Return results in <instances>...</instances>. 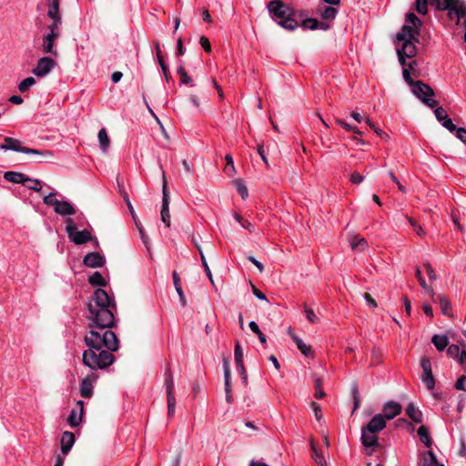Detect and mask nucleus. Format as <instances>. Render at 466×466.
<instances>
[{
	"label": "nucleus",
	"mask_w": 466,
	"mask_h": 466,
	"mask_svg": "<svg viewBox=\"0 0 466 466\" xmlns=\"http://www.w3.org/2000/svg\"><path fill=\"white\" fill-rule=\"evenodd\" d=\"M319 15L323 20L332 21L335 19L338 10L333 6H324L319 10Z\"/></svg>",
	"instance_id": "nucleus-28"
},
{
	"label": "nucleus",
	"mask_w": 466,
	"mask_h": 466,
	"mask_svg": "<svg viewBox=\"0 0 466 466\" xmlns=\"http://www.w3.org/2000/svg\"><path fill=\"white\" fill-rule=\"evenodd\" d=\"M291 337L293 341L296 343L298 349L301 351L302 354H304L307 357L311 356L312 350L309 345L304 343L303 340L296 335H292Z\"/></svg>",
	"instance_id": "nucleus-33"
},
{
	"label": "nucleus",
	"mask_w": 466,
	"mask_h": 466,
	"mask_svg": "<svg viewBox=\"0 0 466 466\" xmlns=\"http://www.w3.org/2000/svg\"><path fill=\"white\" fill-rule=\"evenodd\" d=\"M98 141H99L100 149L103 152H106L109 147V145H110V139H109L107 132L105 128H101L99 130Z\"/></svg>",
	"instance_id": "nucleus-32"
},
{
	"label": "nucleus",
	"mask_w": 466,
	"mask_h": 466,
	"mask_svg": "<svg viewBox=\"0 0 466 466\" xmlns=\"http://www.w3.org/2000/svg\"><path fill=\"white\" fill-rule=\"evenodd\" d=\"M314 387H315V398L320 399V398L324 397L325 392L322 389V380L319 378H315Z\"/></svg>",
	"instance_id": "nucleus-45"
},
{
	"label": "nucleus",
	"mask_w": 466,
	"mask_h": 466,
	"mask_svg": "<svg viewBox=\"0 0 466 466\" xmlns=\"http://www.w3.org/2000/svg\"><path fill=\"white\" fill-rule=\"evenodd\" d=\"M167 414L169 417H172L175 413L176 408V398L175 396H167Z\"/></svg>",
	"instance_id": "nucleus-48"
},
{
	"label": "nucleus",
	"mask_w": 466,
	"mask_h": 466,
	"mask_svg": "<svg viewBox=\"0 0 466 466\" xmlns=\"http://www.w3.org/2000/svg\"><path fill=\"white\" fill-rule=\"evenodd\" d=\"M442 126L450 132H456V130L459 128L453 124L452 120L449 116L442 121Z\"/></svg>",
	"instance_id": "nucleus-55"
},
{
	"label": "nucleus",
	"mask_w": 466,
	"mask_h": 466,
	"mask_svg": "<svg viewBox=\"0 0 466 466\" xmlns=\"http://www.w3.org/2000/svg\"><path fill=\"white\" fill-rule=\"evenodd\" d=\"M420 366L423 370L421 380L426 385V387L431 390L435 387V379L431 371V363L430 359L428 357H423L420 360Z\"/></svg>",
	"instance_id": "nucleus-10"
},
{
	"label": "nucleus",
	"mask_w": 466,
	"mask_h": 466,
	"mask_svg": "<svg viewBox=\"0 0 466 466\" xmlns=\"http://www.w3.org/2000/svg\"><path fill=\"white\" fill-rule=\"evenodd\" d=\"M431 96H427L422 100V103H424L426 106H428L431 108H434L438 105V101L435 99L431 98Z\"/></svg>",
	"instance_id": "nucleus-64"
},
{
	"label": "nucleus",
	"mask_w": 466,
	"mask_h": 466,
	"mask_svg": "<svg viewBox=\"0 0 466 466\" xmlns=\"http://www.w3.org/2000/svg\"><path fill=\"white\" fill-rule=\"evenodd\" d=\"M88 281L93 286H106V280L102 274L98 271L94 272L89 277Z\"/></svg>",
	"instance_id": "nucleus-36"
},
{
	"label": "nucleus",
	"mask_w": 466,
	"mask_h": 466,
	"mask_svg": "<svg viewBox=\"0 0 466 466\" xmlns=\"http://www.w3.org/2000/svg\"><path fill=\"white\" fill-rule=\"evenodd\" d=\"M177 74L180 76V82L181 84H190L192 82L191 77L187 74L185 68L183 66H180L177 68Z\"/></svg>",
	"instance_id": "nucleus-46"
},
{
	"label": "nucleus",
	"mask_w": 466,
	"mask_h": 466,
	"mask_svg": "<svg viewBox=\"0 0 466 466\" xmlns=\"http://www.w3.org/2000/svg\"><path fill=\"white\" fill-rule=\"evenodd\" d=\"M302 25L306 29L315 30L319 27V22L314 18H309L303 21Z\"/></svg>",
	"instance_id": "nucleus-47"
},
{
	"label": "nucleus",
	"mask_w": 466,
	"mask_h": 466,
	"mask_svg": "<svg viewBox=\"0 0 466 466\" xmlns=\"http://www.w3.org/2000/svg\"><path fill=\"white\" fill-rule=\"evenodd\" d=\"M406 414L415 423L422 422V412L414 405V403L410 402L408 405Z\"/></svg>",
	"instance_id": "nucleus-24"
},
{
	"label": "nucleus",
	"mask_w": 466,
	"mask_h": 466,
	"mask_svg": "<svg viewBox=\"0 0 466 466\" xmlns=\"http://www.w3.org/2000/svg\"><path fill=\"white\" fill-rule=\"evenodd\" d=\"M199 42L206 52L211 51V46H210L209 40L206 36H201Z\"/></svg>",
	"instance_id": "nucleus-62"
},
{
	"label": "nucleus",
	"mask_w": 466,
	"mask_h": 466,
	"mask_svg": "<svg viewBox=\"0 0 466 466\" xmlns=\"http://www.w3.org/2000/svg\"><path fill=\"white\" fill-rule=\"evenodd\" d=\"M106 259L97 252H91L85 256L84 264L89 268H100L103 267Z\"/></svg>",
	"instance_id": "nucleus-16"
},
{
	"label": "nucleus",
	"mask_w": 466,
	"mask_h": 466,
	"mask_svg": "<svg viewBox=\"0 0 466 466\" xmlns=\"http://www.w3.org/2000/svg\"><path fill=\"white\" fill-rule=\"evenodd\" d=\"M402 75L404 80L411 86L412 93L421 101L427 96H434V91L429 85L421 81L412 80L408 69L404 68Z\"/></svg>",
	"instance_id": "nucleus-7"
},
{
	"label": "nucleus",
	"mask_w": 466,
	"mask_h": 466,
	"mask_svg": "<svg viewBox=\"0 0 466 466\" xmlns=\"http://www.w3.org/2000/svg\"><path fill=\"white\" fill-rule=\"evenodd\" d=\"M54 211L62 217L72 216L76 213V209L74 205L65 200H59Z\"/></svg>",
	"instance_id": "nucleus-17"
},
{
	"label": "nucleus",
	"mask_w": 466,
	"mask_h": 466,
	"mask_svg": "<svg viewBox=\"0 0 466 466\" xmlns=\"http://www.w3.org/2000/svg\"><path fill=\"white\" fill-rule=\"evenodd\" d=\"M66 231L69 239L76 245H82L91 240L92 237L88 230L78 231L72 218L66 219Z\"/></svg>",
	"instance_id": "nucleus-8"
},
{
	"label": "nucleus",
	"mask_w": 466,
	"mask_h": 466,
	"mask_svg": "<svg viewBox=\"0 0 466 466\" xmlns=\"http://www.w3.org/2000/svg\"><path fill=\"white\" fill-rule=\"evenodd\" d=\"M386 427V420L381 414H376L370 422L363 427L371 433H379Z\"/></svg>",
	"instance_id": "nucleus-14"
},
{
	"label": "nucleus",
	"mask_w": 466,
	"mask_h": 466,
	"mask_svg": "<svg viewBox=\"0 0 466 466\" xmlns=\"http://www.w3.org/2000/svg\"><path fill=\"white\" fill-rule=\"evenodd\" d=\"M0 148L5 151L13 150L15 152H21V153H25V154H32V155H37V156L48 157L53 156L52 152L48 151V150L40 151V150L30 148L27 147H23V146H21L20 140H18L16 138L9 137H6L4 138V143H2L0 145Z\"/></svg>",
	"instance_id": "nucleus-6"
},
{
	"label": "nucleus",
	"mask_w": 466,
	"mask_h": 466,
	"mask_svg": "<svg viewBox=\"0 0 466 466\" xmlns=\"http://www.w3.org/2000/svg\"><path fill=\"white\" fill-rule=\"evenodd\" d=\"M162 208H161V220L166 225V227H170V214H169V198H168V189L167 181L165 177H163V187H162Z\"/></svg>",
	"instance_id": "nucleus-11"
},
{
	"label": "nucleus",
	"mask_w": 466,
	"mask_h": 466,
	"mask_svg": "<svg viewBox=\"0 0 466 466\" xmlns=\"http://www.w3.org/2000/svg\"><path fill=\"white\" fill-rule=\"evenodd\" d=\"M432 5L439 10H447L451 19L456 18L457 24L466 15V5L460 0H432Z\"/></svg>",
	"instance_id": "nucleus-5"
},
{
	"label": "nucleus",
	"mask_w": 466,
	"mask_h": 466,
	"mask_svg": "<svg viewBox=\"0 0 466 466\" xmlns=\"http://www.w3.org/2000/svg\"><path fill=\"white\" fill-rule=\"evenodd\" d=\"M165 385L167 396H175L174 394V380L170 368H167L165 372Z\"/></svg>",
	"instance_id": "nucleus-31"
},
{
	"label": "nucleus",
	"mask_w": 466,
	"mask_h": 466,
	"mask_svg": "<svg viewBox=\"0 0 466 466\" xmlns=\"http://www.w3.org/2000/svg\"><path fill=\"white\" fill-rule=\"evenodd\" d=\"M234 355H235L237 369L240 370L244 383H247L248 378H247L244 362H243V350H242V348H241L239 342H237L235 345Z\"/></svg>",
	"instance_id": "nucleus-18"
},
{
	"label": "nucleus",
	"mask_w": 466,
	"mask_h": 466,
	"mask_svg": "<svg viewBox=\"0 0 466 466\" xmlns=\"http://www.w3.org/2000/svg\"><path fill=\"white\" fill-rule=\"evenodd\" d=\"M421 25L420 19L413 13H409L406 15V24L402 26L401 32L397 35V39L402 42V46L398 48L397 53L403 69L407 66L405 58H411L417 53L415 42L418 41Z\"/></svg>",
	"instance_id": "nucleus-2"
},
{
	"label": "nucleus",
	"mask_w": 466,
	"mask_h": 466,
	"mask_svg": "<svg viewBox=\"0 0 466 466\" xmlns=\"http://www.w3.org/2000/svg\"><path fill=\"white\" fill-rule=\"evenodd\" d=\"M77 406L79 407V414L76 410H72L68 416V423L72 428L77 427L82 420V414L84 412V401L78 400Z\"/></svg>",
	"instance_id": "nucleus-20"
},
{
	"label": "nucleus",
	"mask_w": 466,
	"mask_h": 466,
	"mask_svg": "<svg viewBox=\"0 0 466 466\" xmlns=\"http://www.w3.org/2000/svg\"><path fill=\"white\" fill-rule=\"evenodd\" d=\"M461 345H456V344H451L450 346H448V349H447V355L453 359V360H457L460 353L461 352Z\"/></svg>",
	"instance_id": "nucleus-42"
},
{
	"label": "nucleus",
	"mask_w": 466,
	"mask_h": 466,
	"mask_svg": "<svg viewBox=\"0 0 466 466\" xmlns=\"http://www.w3.org/2000/svg\"><path fill=\"white\" fill-rule=\"evenodd\" d=\"M361 443L366 448H376L379 447V440L377 433H371L368 430L361 428Z\"/></svg>",
	"instance_id": "nucleus-15"
},
{
	"label": "nucleus",
	"mask_w": 466,
	"mask_h": 466,
	"mask_svg": "<svg viewBox=\"0 0 466 466\" xmlns=\"http://www.w3.org/2000/svg\"><path fill=\"white\" fill-rule=\"evenodd\" d=\"M418 435L420 437V441L427 447H431L432 444V441L430 435L429 428L421 425L418 429Z\"/></svg>",
	"instance_id": "nucleus-30"
},
{
	"label": "nucleus",
	"mask_w": 466,
	"mask_h": 466,
	"mask_svg": "<svg viewBox=\"0 0 466 466\" xmlns=\"http://www.w3.org/2000/svg\"><path fill=\"white\" fill-rule=\"evenodd\" d=\"M56 66V62L49 56H43L37 60L32 73L37 77L46 76Z\"/></svg>",
	"instance_id": "nucleus-9"
},
{
	"label": "nucleus",
	"mask_w": 466,
	"mask_h": 466,
	"mask_svg": "<svg viewBox=\"0 0 466 466\" xmlns=\"http://www.w3.org/2000/svg\"><path fill=\"white\" fill-rule=\"evenodd\" d=\"M363 298L364 299L366 300L368 306L371 307V308H376L378 305H377V302L375 301V299H372V297L370 296V294L369 293H364L363 294Z\"/></svg>",
	"instance_id": "nucleus-63"
},
{
	"label": "nucleus",
	"mask_w": 466,
	"mask_h": 466,
	"mask_svg": "<svg viewBox=\"0 0 466 466\" xmlns=\"http://www.w3.org/2000/svg\"><path fill=\"white\" fill-rule=\"evenodd\" d=\"M424 268H426L427 275H428L430 280H431V281L436 280L437 277H436L435 271L432 268V267L431 266V264L429 262H426L424 264Z\"/></svg>",
	"instance_id": "nucleus-58"
},
{
	"label": "nucleus",
	"mask_w": 466,
	"mask_h": 466,
	"mask_svg": "<svg viewBox=\"0 0 466 466\" xmlns=\"http://www.w3.org/2000/svg\"><path fill=\"white\" fill-rule=\"evenodd\" d=\"M52 23L48 25V34L56 35V36L60 35L59 26L62 24V18H51Z\"/></svg>",
	"instance_id": "nucleus-38"
},
{
	"label": "nucleus",
	"mask_w": 466,
	"mask_h": 466,
	"mask_svg": "<svg viewBox=\"0 0 466 466\" xmlns=\"http://www.w3.org/2000/svg\"><path fill=\"white\" fill-rule=\"evenodd\" d=\"M304 313L306 315L307 319L311 323H318L319 321V319L318 316L314 313V311L311 309H305Z\"/></svg>",
	"instance_id": "nucleus-51"
},
{
	"label": "nucleus",
	"mask_w": 466,
	"mask_h": 466,
	"mask_svg": "<svg viewBox=\"0 0 466 466\" xmlns=\"http://www.w3.org/2000/svg\"><path fill=\"white\" fill-rule=\"evenodd\" d=\"M336 123L349 132H353L358 135H362L361 131H360V129L357 127L351 126V125L348 124L347 122L343 121L342 119L337 118Z\"/></svg>",
	"instance_id": "nucleus-43"
},
{
	"label": "nucleus",
	"mask_w": 466,
	"mask_h": 466,
	"mask_svg": "<svg viewBox=\"0 0 466 466\" xmlns=\"http://www.w3.org/2000/svg\"><path fill=\"white\" fill-rule=\"evenodd\" d=\"M455 389L466 391V376H461L455 383Z\"/></svg>",
	"instance_id": "nucleus-56"
},
{
	"label": "nucleus",
	"mask_w": 466,
	"mask_h": 466,
	"mask_svg": "<svg viewBox=\"0 0 466 466\" xmlns=\"http://www.w3.org/2000/svg\"><path fill=\"white\" fill-rule=\"evenodd\" d=\"M433 302L435 303H439L440 307H441V313L443 315H446V316H449V317H452V314H451V302L449 300V299L444 296V295H437L436 297L434 296L433 298H431Z\"/></svg>",
	"instance_id": "nucleus-21"
},
{
	"label": "nucleus",
	"mask_w": 466,
	"mask_h": 466,
	"mask_svg": "<svg viewBox=\"0 0 466 466\" xmlns=\"http://www.w3.org/2000/svg\"><path fill=\"white\" fill-rule=\"evenodd\" d=\"M352 392H353V399H354V407H353V412H354L356 410L359 409L360 403L357 385H355L353 387Z\"/></svg>",
	"instance_id": "nucleus-57"
},
{
	"label": "nucleus",
	"mask_w": 466,
	"mask_h": 466,
	"mask_svg": "<svg viewBox=\"0 0 466 466\" xmlns=\"http://www.w3.org/2000/svg\"><path fill=\"white\" fill-rule=\"evenodd\" d=\"M456 137L462 143L466 144V129L463 127H459L456 130Z\"/></svg>",
	"instance_id": "nucleus-60"
},
{
	"label": "nucleus",
	"mask_w": 466,
	"mask_h": 466,
	"mask_svg": "<svg viewBox=\"0 0 466 466\" xmlns=\"http://www.w3.org/2000/svg\"><path fill=\"white\" fill-rule=\"evenodd\" d=\"M236 187H237V191L242 197L243 199L248 198V188L240 180L236 181Z\"/></svg>",
	"instance_id": "nucleus-50"
},
{
	"label": "nucleus",
	"mask_w": 466,
	"mask_h": 466,
	"mask_svg": "<svg viewBox=\"0 0 466 466\" xmlns=\"http://www.w3.org/2000/svg\"><path fill=\"white\" fill-rule=\"evenodd\" d=\"M429 4L432 5V0H415V9L419 14L426 15L428 13Z\"/></svg>",
	"instance_id": "nucleus-35"
},
{
	"label": "nucleus",
	"mask_w": 466,
	"mask_h": 466,
	"mask_svg": "<svg viewBox=\"0 0 466 466\" xmlns=\"http://www.w3.org/2000/svg\"><path fill=\"white\" fill-rule=\"evenodd\" d=\"M59 36L53 34H47L43 37L42 50L46 54H50L54 56H58L57 50L55 48V43Z\"/></svg>",
	"instance_id": "nucleus-13"
},
{
	"label": "nucleus",
	"mask_w": 466,
	"mask_h": 466,
	"mask_svg": "<svg viewBox=\"0 0 466 466\" xmlns=\"http://www.w3.org/2000/svg\"><path fill=\"white\" fill-rule=\"evenodd\" d=\"M197 248H198V250L200 253L201 261H202V265L204 267L206 275L208 276V278L210 280L211 284H214L212 273H211L210 268H209V267H208V265L207 263V260H206V258H205V256L203 254L202 248H201L200 246H197Z\"/></svg>",
	"instance_id": "nucleus-40"
},
{
	"label": "nucleus",
	"mask_w": 466,
	"mask_h": 466,
	"mask_svg": "<svg viewBox=\"0 0 466 466\" xmlns=\"http://www.w3.org/2000/svg\"><path fill=\"white\" fill-rule=\"evenodd\" d=\"M223 371H224L225 389L231 388L230 365H229V361L225 358L223 359Z\"/></svg>",
	"instance_id": "nucleus-34"
},
{
	"label": "nucleus",
	"mask_w": 466,
	"mask_h": 466,
	"mask_svg": "<svg viewBox=\"0 0 466 466\" xmlns=\"http://www.w3.org/2000/svg\"><path fill=\"white\" fill-rule=\"evenodd\" d=\"M311 408L313 409L314 410V413H315V417L317 419V420H320L321 418H322V412H321V410H320V407L318 403L316 402H312L311 403Z\"/></svg>",
	"instance_id": "nucleus-61"
},
{
	"label": "nucleus",
	"mask_w": 466,
	"mask_h": 466,
	"mask_svg": "<svg viewBox=\"0 0 466 466\" xmlns=\"http://www.w3.org/2000/svg\"><path fill=\"white\" fill-rule=\"evenodd\" d=\"M76 439L74 433L70 431H65L61 437V452L63 456L68 454L73 445L75 444Z\"/></svg>",
	"instance_id": "nucleus-19"
},
{
	"label": "nucleus",
	"mask_w": 466,
	"mask_h": 466,
	"mask_svg": "<svg viewBox=\"0 0 466 466\" xmlns=\"http://www.w3.org/2000/svg\"><path fill=\"white\" fill-rule=\"evenodd\" d=\"M409 222L412 226L418 236H425V231L423 230V228L413 218H410Z\"/></svg>",
	"instance_id": "nucleus-52"
},
{
	"label": "nucleus",
	"mask_w": 466,
	"mask_h": 466,
	"mask_svg": "<svg viewBox=\"0 0 466 466\" xmlns=\"http://www.w3.org/2000/svg\"><path fill=\"white\" fill-rule=\"evenodd\" d=\"M420 466H444V464L438 461L432 451H428L420 455Z\"/></svg>",
	"instance_id": "nucleus-22"
},
{
	"label": "nucleus",
	"mask_w": 466,
	"mask_h": 466,
	"mask_svg": "<svg viewBox=\"0 0 466 466\" xmlns=\"http://www.w3.org/2000/svg\"><path fill=\"white\" fill-rule=\"evenodd\" d=\"M81 396L90 398L93 395V385L89 377L84 379L80 385Z\"/></svg>",
	"instance_id": "nucleus-29"
},
{
	"label": "nucleus",
	"mask_w": 466,
	"mask_h": 466,
	"mask_svg": "<svg viewBox=\"0 0 466 466\" xmlns=\"http://www.w3.org/2000/svg\"><path fill=\"white\" fill-rule=\"evenodd\" d=\"M311 457L319 466H327L326 460L322 452L317 448L314 441L310 442Z\"/></svg>",
	"instance_id": "nucleus-26"
},
{
	"label": "nucleus",
	"mask_w": 466,
	"mask_h": 466,
	"mask_svg": "<svg viewBox=\"0 0 466 466\" xmlns=\"http://www.w3.org/2000/svg\"><path fill=\"white\" fill-rule=\"evenodd\" d=\"M4 178L9 182L22 185H26L27 180L25 175L15 171L5 172L4 174Z\"/></svg>",
	"instance_id": "nucleus-23"
},
{
	"label": "nucleus",
	"mask_w": 466,
	"mask_h": 466,
	"mask_svg": "<svg viewBox=\"0 0 466 466\" xmlns=\"http://www.w3.org/2000/svg\"><path fill=\"white\" fill-rule=\"evenodd\" d=\"M268 9L273 18H279L278 24L288 30L298 27V22L291 17L292 11L280 1H271L268 4Z\"/></svg>",
	"instance_id": "nucleus-4"
},
{
	"label": "nucleus",
	"mask_w": 466,
	"mask_h": 466,
	"mask_svg": "<svg viewBox=\"0 0 466 466\" xmlns=\"http://www.w3.org/2000/svg\"><path fill=\"white\" fill-rule=\"evenodd\" d=\"M47 15L50 19L51 18H61V15L59 13V7L48 5Z\"/></svg>",
	"instance_id": "nucleus-53"
},
{
	"label": "nucleus",
	"mask_w": 466,
	"mask_h": 466,
	"mask_svg": "<svg viewBox=\"0 0 466 466\" xmlns=\"http://www.w3.org/2000/svg\"><path fill=\"white\" fill-rule=\"evenodd\" d=\"M461 345L462 350H461V352L460 353L458 359L456 360V361L461 367V369L464 371H466V344L464 341H461Z\"/></svg>",
	"instance_id": "nucleus-41"
},
{
	"label": "nucleus",
	"mask_w": 466,
	"mask_h": 466,
	"mask_svg": "<svg viewBox=\"0 0 466 466\" xmlns=\"http://www.w3.org/2000/svg\"><path fill=\"white\" fill-rule=\"evenodd\" d=\"M434 115L439 121H443L448 117V115L444 108L437 107L434 110Z\"/></svg>",
	"instance_id": "nucleus-54"
},
{
	"label": "nucleus",
	"mask_w": 466,
	"mask_h": 466,
	"mask_svg": "<svg viewBox=\"0 0 466 466\" xmlns=\"http://www.w3.org/2000/svg\"><path fill=\"white\" fill-rule=\"evenodd\" d=\"M364 180V176L358 172H353L350 176V181L353 184L359 185Z\"/></svg>",
	"instance_id": "nucleus-59"
},
{
	"label": "nucleus",
	"mask_w": 466,
	"mask_h": 466,
	"mask_svg": "<svg viewBox=\"0 0 466 466\" xmlns=\"http://www.w3.org/2000/svg\"><path fill=\"white\" fill-rule=\"evenodd\" d=\"M35 84V79L32 76H28L21 81L18 85V90L21 93L26 92L31 86Z\"/></svg>",
	"instance_id": "nucleus-37"
},
{
	"label": "nucleus",
	"mask_w": 466,
	"mask_h": 466,
	"mask_svg": "<svg viewBox=\"0 0 466 466\" xmlns=\"http://www.w3.org/2000/svg\"><path fill=\"white\" fill-rule=\"evenodd\" d=\"M26 185H24L27 188L39 192L42 189V182L38 179H34L26 177Z\"/></svg>",
	"instance_id": "nucleus-39"
},
{
	"label": "nucleus",
	"mask_w": 466,
	"mask_h": 466,
	"mask_svg": "<svg viewBox=\"0 0 466 466\" xmlns=\"http://www.w3.org/2000/svg\"><path fill=\"white\" fill-rule=\"evenodd\" d=\"M431 342L438 351H443L449 345V339L446 335L435 334L431 338Z\"/></svg>",
	"instance_id": "nucleus-25"
},
{
	"label": "nucleus",
	"mask_w": 466,
	"mask_h": 466,
	"mask_svg": "<svg viewBox=\"0 0 466 466\" xmlns=\"http://www.w3.org/2000/svg\"><path fill=\"white\" fill-rule=\"evenodd\" d=\"M402 410V407L400 403L396 401H388L383 405L381 414L384 417V420H392L399 414H400Z\"/></svg>",
	"instance_id": "nucleus-12"
},
{
	"label": "nucleus",
	"mask_w": 466,
	"mask_h": 466,
	"mask_svg": "<svg viewBox=\"0 0 466 466\" xmlns=\"http://www.w3.org/2000/svg\"><path fill=\"white\" fill-rule=\"evenodd\" d=\"M116 305L106 290L97 289L88 304L89 331L84 337L87 348H106L111 351L119 349V340L110 329L115 325L114 311Z\"/></svg>",
	"instance_id": "nucleus-1"
},
{
	"label": "nucleus",
	"mask_w": 466,
	"mask_h": 466,
	"mask_svg": "<svg viewBox=\"0 0 466 466\" xmlns=\"http://www.w3.org/2000/svg\"><path fill=\"white\" fill-rule=\"evenodd\" d=\"M113 352L106 348H87L82 355L83 364L92 370L106 369L115 362Z\"/></svg>",
	"instance_id": "nucleus-3"
},
{
	"label": "nucleus",
	"mask_w": 466,
	"mask_h": 466,
	"mask_svg": "<svg viewBox=\"0 0 466 466\" xmlns=\"http://www.w3.org/2000/svg\"><path fill=\"white\" fill-rule=\"evenodd\" d=\"M56 192H51L48 195L45 196L43 198V202L46 206H52L54 208H56L57 202L59 201L56 198Z\"/></svg>",
	"instance_id": "nucleus-44"
},
{
	"label": "nucleus",
	"mask_w": 466,
	"mask_h": 466,
	"mask_svg": "<svg viewBox=\"0 0 466 466\" xmlns=\"http://www.w3.org/2000/svg\"><path fill=\"white\" fill-rule=\"evenodd\" d=\"M225 159L227 161V166H226L225 170L228 174V176H232L236 172L235 167H234V163H233V157L230 155H227Z\"/></svg>",
	"instance_id": "nucleus-49"
},
{
	"label": "nucleus",
	"mask_w": 466,
	"mask_h": 466,
	"mask_svg": "<svg viewBox=\"0 0 466 466\" xmlns=\"http://www.w3.org/2000/svg\"><path fill=\"white\" fill-rule=\"evenodd\" d=\"M351 249L355 251H363L368 247V242L364 238L354 236L350 241Z\"/></svg>",
	"instance_id": "nucleus-27"
}]
</instances>
